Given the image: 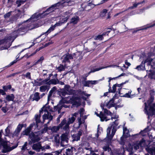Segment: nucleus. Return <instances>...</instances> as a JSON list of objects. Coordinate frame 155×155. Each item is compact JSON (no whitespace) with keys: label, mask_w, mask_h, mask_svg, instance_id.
Listing matches in <instances>:
<instances>
[{"label":"nucleus","mask_w":155,"mask_h":155,"mask_svg":"<svg viewBox=\"0 0 155 155\" xmlns=\"http://www.w3.org/2000/svg\"><path fill=\"white\" fill-rule=\"evenodd\" d=\"M25 2V1L21 0H17L16 2V3L17 5V7L20 6L22 4H23Z\"/></svg>","instance_id":"nucleus-39"},{"label":"nucleus","mask_w":155,"mask_h":155,"mask_svg":"<svg viewBox=\"0 0 155 155\" xmlns=\"http://www.w3.org/2000/svg\"><path fill=\"white\" fill-rule=\"evenodd\" d=\"M64 57L63 60L62 61V63L69 62L70 61L69 59H73V57L71 54H70L69 53H67L64 55Z\"/></svg>","instance_id":"nucleus-12"},{"label":"nucleus","mask_w":155,"mask_h":155,"mask_svg":"<svg viewBox=\"0 0 155 155\" xmlns=\"http://www.w3.org/2000/svg\"><path fill=\"white\" fill-rule=\"evenodd\" d=\"M29 98L32 99V101H38L41 98L40 93L38 92H36L34 94L31 95Z\"/></svg>","instance_id":"nucleus-11"},{"label":"nucleus","mask_w":155,"mask_h":155,"mask_svg":"<svg viewBox=\"0 0 155 155\" xmlns=\"http://www.w3.org/2000/svg\"><path fill=\"white\" fill-rule=\"evenodd\" d=\"M40 26H41V25H40V23H39V22L36 23H35L34 24H33V27L31 28L34 29V28H36L39 27Z\"/></svg>","instance_id":"nucleus-58"},{"label":"nucleus","mask_w":155,"mask_h":155,"mask_svg":"<svg viewBox=\"0 0 155 155\" xmlns=\"http://www.w3.org/2000/svg\"><path fill=\"white\" fill-rule=\"evenodd\" d=\"M117 92L114 94V96L112 98H111L108 102V103L112 102L113 103L114 102L115 99L116 98H118L119 97V95H118V94H117Z\"/></svg>","instance_id":"nucleus-30"},{"label":"nucleus","mask_w":155,"mask_h":155,"mask_svg":"<svg viewBox=\"0 0 155 155\" xmlns=\"http://www.w3.org/2000/svg\"><path fill=\"white\" fill-rule=\"evenodd\" d=\"M123 61L122 59H120L118 60V61L116 63V65H115L114 66L117 67H120V66L119 65L122 63Z\"/></svg>","instance_id":"nucleus-47"},{"label":"nucleus","mask_w":155,"mask_h":155,"mask_svg":"<svg viewBox=\"0 0 155 155\" xmlns=\"http://www.w3.org/2000/svg\"><path fill=\"white\" fill-rule=\"evenodd\" d=\"M15 98V96L13 94L7 95L5 97L7 101H13Z\"/></svg>","instance_id":"nucleus-24"},{"label":"nucleus","mask_w":155,"mask_h":155,"mask_svg":"<svg viewBox=\"0 0 155 155\" xmlns=\"http://www.w3.org/2000/svg\"><path fill=\"white\" fill-rule=\"evenodd\" d=\"M29 27L27 25H23L18 29L15 30L12 32V34L15 35V34H17L18 36V34L21 32H25V30L27 29Z\"/></svg>","instance_id":"nucleus-8"},{"label":"nucleus","mask_w":155,"mask_h":155,"mask_svg":"<svg viewBox=\"0 0 155 155\" xmlns=\"http://www.w3.org/2000/svg\"><path fill=\"white\" fill-rule=\"evenodd\" d=\"M55 28V27L54 25L52 26L49 28L48 30L47 31L46 33H50L51 31H53L54 29Z\"/></svg>","instance_id":"nucleus-54"},{"label":"nucleus","mask_w":155,"mask_h":155,"mask_svg":"<svg viewBox=\"0 0 155 155\" xmlns=\"http://www.w3.org/2000/svg\"><path fill=\"white\" fill-rule=\"evenodd\" d=\"M103 68L102 67H100L98 68H96L95 69H94L93 70H91L90 71L88 72V74L87 75V76H86V77H87L89 74H91V73L92 72H94L96 71H98L101 70Z\"/></svg>","instance_id":"nucleus-35"},{"label":"nucleus","mask_w":155,"mask_h":155,"mask_svg":"<svg viewBox=\"0 0 155 155\" xmlns=\"http://www.w3.org/2000/svg\"><path fill=\"white\" fill-rule=\"evenodd\" d=\"M29 138L33 143L37 142L41 139L40 133L38 131L31 132L29 135Z\"/></svg>","instance_id":"nucleus-4"},{"label":"nucleus","mask_w":155,"mask_h":155,"mask_svg":"<svg viewBox=\"0 0 155 155\" xmlns=\"http://www.w3.org/2000/svg\"><path fill=\"white\" fill-rule=\"evenodd\" d=\"M24 127V124H19L17 126V128L15 130L19 131V132L21 130L22 128Z\"/></svg>","instance_id":"nucleus-43"},{"label":"nucleus","mask_w":155,"mask_h":155,"mask_svg":"<svg viewBox=\"0 0 155 155\" xmlns=\"http://www.w3.org/2000/svg\"><path fill=\"white\" fill-rule=\"evenodd\" d=\"M60 128L58 125L57 126H54L53 127L51 128V131L54 132H56L60 129Z\"/></svg>","instance_id":"nucleus-36"},{"label":"nucleus","mask_w":155,"mask_h":155,"mask_svg":"<svg viewBox=\"0 0 155 155\" xmlns=\"http://www.w3.org/2000/svg\"><path fill=\"white\" fill-rule=\"evenodd\" d=\"M133 144L132 145L130 143H129L127 149V151L130 153V154H132L133 153Z\"/></svg>","instance_id":"nucleus-27"},{"label":"nucleus","mask_w":155,"mask_h":155,"mask_svg":"<svg viewBox=\"0 0 155 155\" xmlns=\"http://www.w3.org/2000/svg\"><path fill=\"white\" fill-rule=\"evenodd\" d=\"M67 120L66 118H64V119L63 120H62L60 124L58 126L60 127V128H61L62 127H63L64 125H65V124H66Z\"/></svg>","instance_id":"nucleus-34"},{"label":"nucleus","mask_w":155,"mask_h":155,"mask_svg":"<svg viewBox=\"0 0 155 155\" xmlns=\"http://www.w3.org/2000/svg\"><path fill=\"white\" fill-rule=\"evenodd\" d=\"M58 81V79L56 80L55 79H52L49 82H50V84H57V81Z\"/></svg>","instance_id":"nucleus-48"},{"label":"nucleus","mask_w":155,"mask_h":155,"mask_svg":"<svg viewBox=\"0 0 155 155\" xmlns=\"http://www.w3.org/2000/svg\"><path fill=\"white\" fill-rule=\"evenodd\" d=\"M131 93V91H129L128 93H126L124 95L121 96V97L127 98H130L131 97L130 96Z\"/></svg>","instance_id":"nucleus-44"},{"label":"nucleus","mask_w":155,"mask_h":155,"mask_svg":"<svg viewBox=\"0 0 155 155\" xmlns=\"http://www.w3.org/2000/svg\"><path fill=\"white\" fill-rule=\"evenodd\" d=\"M104 39V37L102 35H99L97 36H95L94 38V39L95 40H102Z\"/></svg>","instance_id":"nucleus-41"},{"label":"nucleus","mask_w":155,"mask_h":155,"mask_svg":"<svg viewBox=\"0 0 155 155\" xmlns=\"http://www.w3.org/2000/svg\"><path fill=\"white\" fill-rule=\"evenodd\" d=\"M14 2V0H8V4L9 5V7H11L13 4Z\"/></svg>","instance_id":"nucleus-57"},{"label":"nucleus","mask_w":155,"mask_h":155,"mask_svg":"<svg viewBox=\"0 0 155 155\" xmlns=\"http://www.w3.org/2000/svg\"><path fill=\"white\" fill-rule=\"evenodd\" d=\"M36 15L35 14H34L31 17V18H30L29 19H28L26 21H25L24 22L25 23L26 22H28V21H31V20L34 19L35 18H37V17H36Z\"/></svg>","instance_id":"nucleus-50"},{"label":"nucleus","mask_w":155,"mask_h":155,"mask_svg":"<svg viewBox=\"0 0 155 155\" xmlns=\"http://www.w3.org/2000/svg\"><path fill=\"white\" fill-rule=\"evenodd\" d=\"M147 73L148 77L150 79H154L155 80V71L153 70H150L147 71Z\"/></svg>","instance_id":"nucleus-14"},{"label":"nucleus","mask_w":155,"mask_h":155,"mask_svg":"<svg viewBox=\"0 0 155 155\" xmlns=\"http://www.w3.org/2000/svg\"><path fill=\"white\" fill-rule=\"evenodd\" d=\"M41 117V115H38L36 114L35 116V120L36 121V124L37 127L38 126V124L41 122V121L40 120V118Z\"/></svg>","instance_id":"nucleus-26"},{"label":"nucleus","mask_w":155,"mask_h":155,"mask_svg":"<svg viewBox=\"0 0 155 155\" xmlns=\"http://www.w3.org/2000/svg\"><path fill=\"white\" fill-rule=\"evenodd\" d=\"M62 151V150H58L52 152L53 155H59L61 153Z\"/></svg>","instance_id":"nucleus-52"},{"label":"nucleus","mask_w":155,"mask_h":155,"mask_svg":"<svg viewBox=\"0 0 155 155\" xmlns=\"http://www.w3.org/2000/svg\"><path fill=\"white\" fill-rule=\"evenodd\" d=\"M2 88L6 92H7L8 89H10L12 88V85L11 84H9L7 86L4 85L3 86Z\"/></svg>","instance_id":"nucleus-38"},{"label":"nucleus","mask_w":155,"mask_h":155,"mask_svg":"<svg viewBox=\"0 0 155 155\" xmlns=\"http://www.w3.org/2000/svg\"><path fill=\"white\" fill-rule=\"evenodd\" d=\"M54 91L52 90H51L49 92L48 94V100H49V98L51 97Z\"/></svg>","instance_id":"nucleus-64"},{"label":"nucleus","mask_w":155,"mask_h":155,"mask_svg":"<svg viewBox=\"0 0 155 155\" xmlns=\"http://www.w3.org/2000/svg\"><path fill=\"white\" fill-rule=\"evenodd\" d=\"M80 98L79 97L73 96L70 99L69 101L73 106H76L77 107H78L81 105V104L80 102L77 101V100H80Z\"/></svg>","instance_id":"nucleus-6"},{"label":"nucleus","mask_w":155,"mask_h":155,"mask_svg":"<svg viewBox=\"0 0 155 155\" xmlns=\"http://www.w3.org/2000/svg\"><path fill=\"white\" fill-rule=\"evenodd\" d=\"M153 60V59L152 58L150 57H148L144 61H143L141 64L140 65L137 66L135 69L139 71L144 70L145 69V63H147L148 65L151 66V68L154 69H155V67L153 66V65L151 64Z\"/></svg>","instance_id":"nucleus-1"},{"label":"nucleus","mask_w":155,"mask_h":155,"mask_svg":"<svg viewBox=\"0 0 155 155\" xmlns=\"http://www.w3.org/2000/svg\"><path fill=\"white\" fill-rule=\"evenodd\" d=\"M114 135H113L112 134H109L108 135H107V137L108 140L109 141H111L112 140Z\"/></svg>","instance_id":"nucleus-61"},{"label":"nucleus","mask_w":155,"mask_h":155,"mask_svg":"<svg viewBox=\"0 0 155 155\" xmlns=\"http://www.w3.org/2000/svg\"><path fill=\"white\" fill-rule=\"evenodd\" d=\"M97 83V81H85L84 84V87H90L89 84H95Z\"/></svg>","instance_id":"nucleus-19"},{"label":"nucleus","mask_w":155,"mask_h":155,"mask_svg":"<svg viewBox=\"0 0 155 155\" xmlns=\"http://www.w3.org/2000/svg\"><path fill=\"white\" fill-rule=\"evenodd\" d=\"M48 88V86L47 85L41 86L40 87V91L41 92H43L45 91Z\"/></svg>","instance_id":"nucleus-40"},{"label":"nucleus","mask_w":155,"mask_h":155,"mask_svg":"<svg viewBox=\"0 0 155 155\" xmlns=\"http://www.w3.org/2000/svg\"><path fill=\"white\" fill-rule=\"evenodd\" d=\"M65 68L63 64H61L60 66L58 68V70L59 71H61L64 70Z\"/></svg>","instance_id":"nucleus-59"},{"label":"nucleus","mask_w":155,"mask_h":155,"mask_svg":"<svg viewBox=\"0 0 155 155\" xmlns=\"http://www.w3.org/2000/svg\"><path fill=\"white\" fill-rule=\"evenodd\" d=\"M155 25V23L152 25H150L149 26H148L147 27H144L143 28H141V29H139L138 30L136 31V32H137V31H139V30H143L144 29H146L148 28L152 27L154 26Z\"/></svg>","instance_id":"nucleus-51"},{"label":"nucleus","mask_w":155,"mask_h":155,"mask_svg":"<svg viewBox=\"0 0 155 155\" xmlns=\"http://www.w3.org/2000/svg\"><path fill=\"white\" fill-rule=\"evenodd\" d=\"M99 117L100 118L101 121H104V120L107 121L110 119H107L105 114L104 113H103L102 111L100 112V116Z\"/></svg>","instance_id":"nucleus-21"},{"label":"nucleus","mask_w":155,"mask_h":155,"mask_svg":"<svg viewBox=\"0 0 155 155\" xmlns=\"http://www.w3.org/2000/svg\"><path fill=\"white\" fill-rule=\"evenodd\" d=\"M49 79V78H47L42 80L40 82H36V83H37V84L35 85L40 86L43 84H46L48 85H50V82L48 81Z\"/></svg>","instance_id":"nucleus-16"},{"label":"nucleus","mask_w":155,"mask_h":155,"mask_svg":"<svg viewBox=\"0 0 155 155\" xmlns=\"http://www.w3.org/2000/svg\"><path fill=\"white\" fill-rule=\"evenodd\" d=\"M75 120V117H72L71 118H69L66 124L63 127V129L64 130H67L69 129V125L73 123Z\"/></svg>","instance_id":"nucleus-9"},{"label":"nucleus","mask_w":155,"mask_h":155,"mask_svg":"<svg viewBox=\"0 0 155 155\" xmlns=\"http://www.w3.org/2000/svg\"><path fill=\"white\" fill-rule=\"evenodd\" d=\"M146 144V141L144 138H142L140 141H137L133 143L134 148L137 150L140 148H142Z\"/></svg>","instance_id":"nucleus-5"},{"label":"nucleus","mask_w":155,"mask_h":155,"mask_svg":"<svg viewBox=\"0 0 155 155\" xmlns=\"http://www.w3.org/2000/svg\"><path fill=\"white\" fill-rule=\"evenodd\" d=\"M20 132L18 131V130H15V131L14 132L13 134H12V137H18L19 135V133Z\"/></svg>","instance_id":"nucleus-49"},{"label":"nucleus","mask_w":155,"mask_h":155,"mask_svg":"<svg viewBox=\"0 0 155 155\" xmlns=\"http://www.w3.org/2000/svg\"><path fill=\"white\" fill-rule=\"evenodd\" d=\"M11 15V12H10L5 14L4 15V18H9Z\"/></svg>","instance_id":"nucleus-60"},{"label":"nucleus","mask_w":155,"mask_h":155,"mask_svg":"<svg viewBox=\"0 0 155 155\" xmlns=\"http://www.w3.org/2000/svg\"><path fill=\"white\" fill-rule=\"evenodd\" d=\"M44 59V57L43 56H41V57H40V59H38L36 62H35L30 67V68H32L33 66L36 65L39 63H41V64Z\"/></svg>","instance_id":"nucleus-28"},{"label":"nucleus","mask_w":155,"mask_h":155,"mask_svg":"<svg viewBox=\"0 0 155 155\" xmlns=\"http://www.w3.org/2000/svg\"><path fill=\"white\" fill-rule=\"evenodd\" d=\"M79 20V18L78 16H75L72 17L71 19L70 22L74 24H77Z\"/></svg>","instance_id":"nucleus-23"},{"label":"nucleus","mask_w":155,"mask_h":155,"mask_svg":"<svg viewBox=\"0 0 155 155\" xmlns=\"http://www.w3.org/2000/svg\"><path fill=\"white\" fill-rule=\"evenodd\" d=\"M106 106L109 109H110L112 107H114L116 110H117V108L121 107L120 105H116V103H114V102L113 103L111 102L110 103H108V102L106 104Z\"/></svg>","instance_id":"nucleus-17"},{"label":"nucleus","mask_w":155,"mask_h":155,"mask_svg":"<svg viewBox=\"0 0 155 155\" xmlns=\"http://www.w3.org/2000/svg\"><path fill=\"white\" fill-rule=\"evenodd\" d=\"M7 143V142L4 140L2 138L0 139V147H1V146H2L3 147L5 144H6Z\"/></svg>","instance_id":"nucleus-42"},{"label":"nucleus","mask_w":155,"mask_h":155,"mask_svg":"<svg viewBox=\"0 0 155 155\" xmlns=\"http://www.w3.org/2000/svg\"><path fill=\"white\" fill-rule=\"evenodd\" d=\"M32 149L38 152H40L41 149L43 150L42 147L40 143L34 144L32 146Z\"/></svg>","instance_id":"nucleus-13"},{"label":"nucleus","mask_w":155,"mask_h":155,"mask_svg":"<svg viewBox=\"0 0 155 155\" xmlns=\"http://www.w3.org/2000/svg\"><path fill=\"white\" fill-rule=\"evenodd\" d=\"M155 95V91L154 89L151 90L150 91V97H154Z\"/></svg>","instance_id":"nucleus-63"},{"label":"nucleus","mask_w":155,"mask_h":155,"mask_svg":"<svg viewBox=\"0 0 155 155\" xmlns=\"http://www.w3.org/2000/svg\"><path fill=\"white\" fill-rule=\"evenodd\" d=\"M118 119L115 120L114 122H113L111 126H113L114 127H116L118 125Z\"/></svg>","instance_id":"nucleus-55"},{"label":"nucleus","mask_w":155,"mask_h":155,"mask_svg":"<svg viewBox=\"0 0 155 155\" xmlns=\"http://www.w3.org/2000/svg\"><path fill=\"white\" fill-rule=\"evenodd\" d=\"M31 130L28 127L23 131L21 134V135L29 136L30 134V132Z\"/></svg>","instance_id":"nucleus-25"},{"label":"nucleus","mask_w":155,"mask_h":155,"mask_svg":"<svg viewBox=\"0 0 155 155\" xmlns=\"http://www.w3.org/2000/svg\"><path fill=\"white\" fill-rule=\"evenodd\" d=\"M154 99V97H150V98H149L148 100L147 101V103L148 104L149 106H150L151 104L153 102Z\"/></svg>","instance_id":"nucleus-33"},{"label":"nucleus","mask_w":155,"mask_h":155,"mask_svg":"<svg viewBox=\"0 0 155 155\" xmlns=\"http://www.w3.org/2000/svg\"><path fill=\"white\" fill-rule=\"evenodd\" d=\"M61 138L62 141H64L67 138V135L65 134H63L61 136Z\"/></svg>","instance_id":"nucleus-53"},{"label":"nucleus","mask_w":155,"mask_h":155,"mask_svg":"<svg viewBox=\"0 0 155 155\" xmlns=\"http://www.w3.org/2000/svg\"><path fill=\"white\" fill-rule=\"evenodd\" d=\"M101 107L104 110V113L105 114V115H110V116L112 115V113L111 111H110V110H108L106 108H104L103 107L101 106Z\"/></svg>","instance_id":"nucleus-31"},{"label":"nucleus","mask_w":155,"mask_h":155,"mask_svg":"<svg viewBox=\"0 0 155 155\" xmlns=\"http://www.w3.org/2000/svg\"><path fill=\"white\" fill-rule=\"evenodd\" d=\"M112 126V129L111 134L113 135H114L117 130V129H116V127H114L113 126Z\"/></svg>","instance_id":"nucleus-62"},{"label":"nucleus","mask_w":155,"mask_h":155,"mask_svg":"<svg viewBox=\"0 0 155 155\" xmlns=\"http://www.w3.org/2000/svg\"><path fill=\"white\" fill-rule=\"evenodd\" d=\"M145 2V1L143 0V1L137 3H134L133 4V6H131V8H134L136 7L138 5H140V4H143V3Z\"/></svg>","instance_id":"nucleus-45"},{"label":"nucleus","mask_w":155,"mask_h":155,"mask_svg":"<svg viewBox=\"0 0 155 155\" xmlns=\"http://www.w3.org/2000/svg\"><path fill=\"white\" fill-rule=\"evenodd\" d=\"M11 147L8 145V143L3 147V149L1 152L3 153L9 152L11 151Z\"/></svg>","instance_id":"nucleus-15"},{"label":"nucleus","mask_w":155,"mask_h":155,"mask_svg":"<svg viewBox=\"0 0 155 155\" xmlns=\"http://www.w3.org/2000/svg\"><path fill=\"white\" fill-rule=\"evenodd\" d=\"M145 107H144V110H145V112L147 114H148L149 116L150 115L152 116L153 115H155V103H153L152 105H150L149 106V112L148 110V109L149 107L148 106H147V103H145ZM149 117V116H148Z\"/></svg>","instance_id":"nucleus-3"},{"label":"nucleus","mask_w":155,"mask_h":155,"mask_svg":"<svg viewBox=\"0 0 155 155\" xmlns=\"http://www.w3.org/2000/svg\"><path fill=\"white\" fill-rule=\"evenodd\" d=\"M18 35L17 34H15V35H14L12 36H9L7 37V38H5L6 39H7V41L6 42H5V43L7 44L8 42V40L11 41L12 39V41L11 42H9L8 45H6V47L5 48V49H8V48H9L12 45V42L14 41L15 39L18 37Z\"/></svg>","instance_id":"nucleus-7"},{"label":"nucleus","mask_w":155,"mask_h":155,"mask_svg":"<svg viewBox=\"0 0 155 155\" xmlns=\"http://www.w3.org/2000/svg\"><path fill=\"white\" fill-rule=\"evenodd\" d=\"M84 111L85 110L83 108H80L79 111V113L80 114L81 117H82L83 116L84 114Z\"/></svg>","instance_id":"nucleus-56"},{"label":"nucleus","mask_w":155,"mask_h":155,"mask_svg":"<svg viewBox=\"0 0 155 155\" xmlns=\"http://www.w3.org/2000/svg\"><path fill=\"white\" fill-rule=\"evenodd\" d=\"M146 151L150 155H155V147L153 146H147L145 148Z\"/></svg>","instance_id":"nucleus-10"},{"label":"nucleus","mask_w":155,"mask_h":155,"mask_svg":"<svg viewBox=\"0 0 155 155\" xmlns=\"http://www.w3.org/2000/svg\"><path fill=\"white\" fill-rule=\"evenodd\" d=\"M76 90L72 89H70L68 91L69 95H77L78 94L75 93Z\"/></svg>","instance_id":"nucleus-37"},{"label":"nucleus","mask_w":155,"mask_h":155,"mask_svg":"<svg viewBox=\"0 0 155 155\" xmlns=\"http://www.w3.org/2000/svg\"><path fill=\"white\" fill-rule=\"evenodd\" d=\"M55 8L53 5H52L51 7L47 8V10L44 12L43 13L45 15H48L49 13L51 12L54 10Z\"/></svg>","instance_id":"nucleus-18"},{"label":"nucleus","mask_w":155,"mask_h":155,"mask_svg":"<svg viewBox=\"0 0 155 155\" xmlns=\"http://www.w3.org/2000/svg\"><path fill=\"white\" fill-rule=\"evenodd\" d=\"M116 87H117V84H114L113 85L112 87V89H111V87H110L108 89L109 92V93H115L116 91Z\"/></svg>","instance_id":"nucleus-29"},{"label":"nucleus","mask_w":155,"mask_h":155,"mask_svg":"<svg viewBox=\"0 0 155 155\" xmlns=\"http://www.w3.org/2000/svg\"><path fill=\"white\" fill-rule=\"evenodd\" d=\"M103 149L104 151H107L108 152L111 150V148L109 147V145L104 146L103 147Z\"/></svg>","instance_id":"nucleus-46"},{"label":"nucleus","mask_w":155,"mask_h":155,"mask_svg":"<svg viewBox=\"0 0 155 155\" xmlns=\"http://www.w3.org/2000/svg\"><path fill=\"white\" fill-rule=\"evenodd\" d=\"M49 112L47 113V114H44L42 116L43 118V120L41 122L42 124L44 123L45 120L46 119H49Z\"/></svg>","instance_id":"nucleus-32"},{"label":"nucleus","mask_w":155,"mask_h":155,"mask_svg":"<svg viewBox=\"0 0 155 155\" xmlns=\"http://www.w3.org/2000/svg\"><path fill=\"white\" fill-rule=\"evenodd\" d=\"M146 133V129H145L143 130H141L138 134H137L134 135L132 136L133 137L137 138L138 137L139 135H141L142 136H145Z\"/></svg>","instance_id":"nucleus-20"},{"label":"nucleus","mask_w":155,"mask_h":155,"mask_svg":"<svg viewBox=\"0 0 155 155\" xmlns=\"http://www.w3.org/2000/svg\"><path fill=\"white\" fill-rule=\"evenodd\" d=\"M48 123L47 124H45L44 125V128L41 129V130H40L39 131H38V132H39V133L41 134H42L44 133H46L48 129H49L48 127Z\"/></svg>","instance_id":"nucleus-22"},{"label":"nucleus","mask_w":155,"mask_h":155,"mask_svg":"<svg viewBox=\"0 0 155 155\" xmlns=\"http://www.w3.org/2000/svg\"><path fill=\"white\" fill-rule=\"evenodd\" d=\"M69 0H61L56 3L54 4L55 9H60L67 6H71V2Z\"/></svg>","instance_id":"nucleus-2"}]
</instances>
